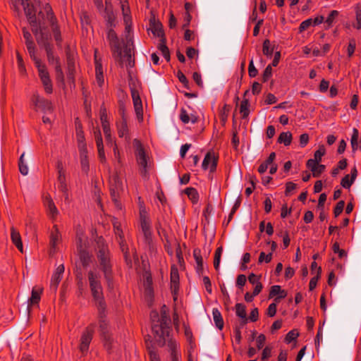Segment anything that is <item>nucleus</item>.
I'll return each mask as SVG.
<instances>
[{"label":"nucleus","mask_w":361,"mask_h":361,"mask_svg":"<svg viewBox=\"0 0 361 361\" xmlns=\"http://www.w3.org/2000/svg\"><path fill=\"white\" fill-rule=\"evenodd\" d=\"M356 47L355 40L354 39H351L349 42L348 46V55L349 57H351L355 52Z\"/></svg>","instance_id":"e2e57ef3"},{"label":"nucleus","mask_w":361,"mask_h":361,"mask_svg":"<svg viewBox=\"0 0 361 361\" xmlns=\"http://www.w3.org/2000/svg\"><path fill=\"white\" fill-rule=\"evenodd\" d=\"M212 315L216 326L219 329L221 330L224 327V320L221 312L219 311L218 309H213Z\"/></svg>","instance_id":"c9c22d12"},{"label":"nucleus","mask_w":361,"mask_h":361,"mask_svg":"<svg viewBox=\"0 0 361 361\" xmlns=\"http://www.w3.org/2000/svg\"><path fill=\"white\" fill-rule=\"evenodd\" d=\"M353 183H354V180L350 178V174H347L342 178V180L341 181V185L344 188L349 189Z\"/></svg>","instance_id":"de8ad7c7"},{"label":"nucleus","mask_w":361,"mask_h":361,"mask_svg":"<svg viewBox=\"0 0 361 361\" xmlns=\"http://www.w3.org/2000/svg\"><path fill=\"white\" fill-rule=\"evenodd\" d=\"M80 161L81 169L83 172L87 173L89 171V160L87 157V149L80 150Z\"/></svg>","instance_id":"2f4dec72"},{"label":"nucleus","mask_w":361,"mask_h":361,"mask_svg":"<svg viewBox=\"0 0 361 361\" xmlns=\"http://www.w3.org/2000/svg\"><path fill=\"white\" fill-rule=\"evenodd\" d=\"M133 147L135 148V155L137 164L139 166L140 172L143 177L146 178L149 169L148 157L139 140L135 139L133 140Z\"/></svg>","instance_id":"423d86ee"},{"label":"nucleus","mask_w":361,"mask_h":361,"mask_svg":"<svg viewBox=\"0 0 361 361\" xmlns=\"http://www.w3.org/2000/svg\"><path fill=\"white\" fill-rule=\"evenodd\" d=\"M76 136L79 151L87 149L85 138L83 132L82 130H77Z\"/></svg>","instance_id":"4c0bfd02"},{"label":"nucleus","mask_w":361,"mask_h":361,"mask_svg":"<svg viewBox=\"0 0 361 361\" xmlns=\"http://www.w3.org/2000/svg\"><path fill=\"white\" fill-rule=\"evenodd\" d=\"M98 310L99 314V328L102 333V334H105L108 331V322L106 319L105 310H106V304H104V307L101 309L99 305H97Z\"/></svg>","instance_id":"4be33fe9"},{"label":"nucleus","mask_w":361,"mask_h":361,"mask_svg":"<svg viewBox=\"0 0 361 361\" xmlns=\"http://www.w3.org/2000/svg\"><path fill=\"white\" fill-rule=\"evenodd\" d=\"M159 49L161 51L164 57L167 61H169V59H170V54H169V49H168V47L166 45L165 38H163V39H161V43L159 44Z\"/></svg>","instance_id":"37998d69"},{"label":"nucleus","mask_w":361,"mask_h":361,"mask_svg":"<svg viewBox=\"0 0 361 361\" xmlns=\"http://www.w3.org/2000/svg\"><path fill=\"white\" fill-rule=\"evenodd\" d=\"M142 233L144 236L145 243L151 248L152 246V233L151 223L140 225Z\"/></svg>","instance_id":"393cba45"},{"label":"nucleus","mask_w":361,"mask_h":361,"mask_svg":"<svg viewBox=\"0 0 361 361\" xmlns=\"http://www.w3.org/2000/svg\"><path fill=\"white\" fill-rule=\"evenodd\" d=\"M114 228L115 234L118 237V242L120 245L121 251L123 252L126 259L128 260V247L124 243L123 232L120 228V224L118 222H114Z\"/></svg>","instance_id":"412c9836"},{"label":"nucleus","mask_w":361,"mask_h":361,"mask_svg":"<svg viewBox=\"0 0 361 361\" xmlns=\"http://www.w3.org/2000/svg\"><path fill=\"white\" fill-rule=\"evenodd\" d=\"M312 25V19L309 18L304 21H302L299 27V31L300 32H302L305 30H307L309 27Z\"/></svg>","instance_id":"13d9d810"},{"label":"nucleus","mask_w":361,"mask_h":361,"mask_svg":"<svg viewBox=\"0 0 361 361\" xmlns=\"http://www.w3.org/2000/svg\"><path fill=\"white\" fill-rule=\"evenodd\" d=\"M64 270L63 264H60L56 268L53 273L50 282V288L53 290L56 291L57 290L58 286L63 278Z\"/></svg>","instance_id":"dca6fc26"},{"label":"nucleus","mask_w":361,"mask_h":361,"mask_svg":"<svg viewBox=\"0 0 361 361\" xmlns=\"http://www.w3.org/2000/svg\"><path fill=\"white\" fill-rule=\"evenodd\" d=\"M131 96L137 118L139 121H142V103L138 91L135 89H131Z\"/></svg>","instance_id":"2eb2a0df"},{"label":"nucleus","mask_w":361,"mask_h":361,"mask_svg":"<svg viewBox=\"0 0 361 361\" xmlns=\"http://www.w3.org/2000/svg\"><path fill=\"white\" fill-rule=\"evenodd\" d=\"M97 50L94 51V63H95V75L96 80L99 86H102L104 83V75L102 71V66L101 60L97 59Z\"/></svg>","instance_id":"5701e85b"},{"label":"nucleus","mask_w":361,"mask_h":361,"mask_svg":"<svg viewBox=\"0 0 361 361\" xmlns=\"http://www.w3.org/2000/svg\"><path fill=\"white\" fill-rule=\"evenodd\" d=\"M272 259V253L270 252L266 255L264 252H262L259 257V263H262L265 262L266 263H269L271 262Z\"/></svg>","instance_id":"6e6d98bb"},{"label":"nucleus","mask_w":361,"mask_h":361,"mask_svg":"<svg viewBox=\"0 0 361 361\" xmlns=\"http://www.w3.org/2000/svg\"><path fill=\"white\" fill-rule=\"evenodd\" d=\"M39 4L44 3V6L43 7L44 12L47 14V19L49 23H53L54 20H56L55 18L52 8L48 3H46V0H35Z\"/></svg>","instance_id":"c85d7f7f"},{"label":"nucleus","mask_w":361,"mask_h":361,"mask_svg":"<svg viewBox=\"0 0 361 361\" xmlns=\"http://www.w3.org/2000/svg\"><path fill=\"white\" fill-rule=\"evenodd\" d=\"M338 12L336 10L331 11L329 13V16L326 20V23L329 26H331L334 20V19L338 16Z\"/></svg>","instance_id":"0e129e2a"},{"label":"nucleus","mask_w":361,"mask_h":361,"mask_svg":"<svg viewBox=\"0 0 361 361\" xmlns=\"http://www.w3.org/2000/svg\"><path fill=\"white\" fill-rule=\"evenodd\" d=\"M43 204L49 216L51 219H55L59 214V211L49 195H46L43 197Z\"/></svg>","instance_id":"f3484780"},{"label":"nucleus","mask_w":361,"mask_h":361,"mask_svg":"<svg viewBox=\"0 0 361 361\" xmlns=\"http://www.w3.org/2000/svg\"><path fill=\"white\" fill-rule=\"evenodd\" d=\"M193 256L197 265V269H202L203 259L200 255V250H195L193 252Z\"/></svg>","instance_id":"8fccbe9b"},{"label":"nucleus","mask_w":361,"mask_h":361,"mask_svg":"<svg viewBox=\"0 0 361 361\" xmlns=\"http://www.w3.org/2000/svg\"><path fill=\"white\" fill-rule=\"evenodd\" d=\"M104 18L106 22V25L109 28L115 27V16L111 8V5H109L106 1V8L104 10Z\"/></svg>","instance_id":"a878e982"},{"label":"nucleus","mask_w":361,"mask_h":361,"mask_svg":"<svg viewBox=\"0 0 361 361\" xmlns=\"http://www.w3.org/2000/svg\"><path fill=\"white\" fill-rule=\"evenodd\" d=\"M150 30L154 36L161 37V39L164 38L162 25L160 23L155 21L151 22Z\"/></svg>","instance_id":"f704fd0d"},{"label":"nucleus","mask_w":361,"mask_h":361,"mask_svg":"<svg viewBox=\"0 0 361 361\" xmlns=\"http://www.w3.org/2000/svg\"><path fill=\"white\" fill-rule=\"evenodd\" d=\"M123 190L122 180L117 176L113 177L110 180V191L112 201L118 209H122V204L119 200V195Z\"/></svg>","instance_id":"6e6552de"},{"label":"nucleus","mask_w":361,"mask_h":361,"mask_svg":"<svg viewBox=\"0 0 361 361\" xmlns=\"http://www.w3.org/2000/svg\"><path fill=\"white\" fill-rule=\"evenodd\" d=\"M33 61L37 68L39 77L42 81L45 92L47 94H51L53 91V87L46 65L42 63L39 58L33 60Z\"/></svg>","instance_id":"0eeeda50"},{"label":"nucleus","mask_w":361,"mask_h":361,"mask_svg":"<svg viewBox=\"0 0 361 361\" xmlns=\"http://www.w3.org/2000/svg\"><path fill=\"white\" fill-rule=\"evenodd\" d=\"M94 326H89L82 333L80 338V350L84 353L88 350L90 343L92 341Z\"/></svg>","instance_id":"9b49d317"},{"label":"nucleus","mask_w":361,"mask_h":361,"mask_svg":"<svg viewBox=\"0 0 361 361\" xmlns=\"http://www.w3.org/2000/svg\"><path fill=\"white\" fill-rule=\"evenodd\" d=\"M61 243V234L56 225L53 226L49 235V250L50 255H54L59 250Z\"/></svg>","instance_id":"9d476101"},{"label":"nucleus","mask_w":361,"mask_h":361,"mask_svg":"<svg viewBox=\"0 0 361 361\" xmlns=\"http://www.w3.org/2000/svg\"><path fill=\"white\" fill-rule=\"evenodd\" d=\"M100 120L102 122V128L104 127V126H109V123L107 121V114L105 108H101L100 109Z\"/></svg>","instance_id":"3c124183"},{"label":"nucleus","mask_w":361,"mask_h":361,"mask_svg":"<svg viewBox=\"0 0 361 361\" xmlns=\"http://www.w3.org/2000/svg\"><path fill=\"white\" fill-rule=\"evenodd\" d=\"M11 238L12 243L16 245L20 252H23V246L20 233L14 228L11 229Z\"/></svg>","instance_id":"cd10ccee"},{"label":"nucleus","mask_w":361,"mask_h":361,"mask_svg":"<svg viewBox=\"0 0 361 361\" xmlns=\"http://www.w3.org/2000/svg\"><path fill=\"white\" fill-rule=\"evenodd\" d=\"M32 32L35 35L36 40L37 44L43 47L46 51L47 61L49 64L54 65L55 66V71L56 73V78L58 80H63V73L61 67L60 59L58 56L54 54V47L53 45L49 42L48 37L44 36L42 30L38 32L37 28H34V25H32Z\"/></svg>","instance_id":"f257e3e1"},{"label":"nucleus","mask_w":361,"mask_h":361,"mask_svg":"<svg viewBox=\"0 0 361 361\" xmlns=\"http://www.w3.org/2000/svg\"><path fill=\"white\" fill-rule=\"evenodd\" d=\"M188 109V110L183 108L180 109V119L184 124L189 123L194 124L198 121L199 116L195 111L190 109V107Z\"/></svg>","instance_id":"4468645a"},{"label":"nucleus","mask_w":361,"mask_h":361,"mask_svg":"<svg viewBox=\"0 0 361 361\" xmlns=\"http://www.w3.org/2000/svg\"><path fill=\"white\" fill-rule=\"evenodd\" d=\"M355 20L353 27L357 30H361V7L359 6L355 8Z\"/></svg>","instance_id":"a18cd8bd"},{"label":"nucleus","mask_w":361,"mask_h":361,"mask_svg":"<svg viewBox=\"0 0 361 361\" xmlns=\"http://www.w3.org/2000/svg\"><path fill=\"white\" fill-rule=\"evenodd\" d=\"M139 205H140V221L141 224H145L150 223L149 219L148 217L147 212L144 206V202L141 200V197L138 198Z\"/></svg>","instance_id":"7c9ffc66"},{"label":"nucleus","mask_w":361,"mask_h":361,"mask_svg":"<svg viewBox=\"0 0 361 361\" xmlns=\"http://www.w3.org/2000/svg\"><path fill=\"white\" fill-rule=\"evenodd\" d=\"M248 74L250 77L254 78L257 75V70L253 63V59H251L248 66Z\"/></svg>","instance_id":"69168bd1"},{"label":"nucleus","mask_w":361,"mask_h":361,"mask_svg":"<svg viewBox=\"0 0 361 361\" xmlns=\"http://www.w3.org/2000/svg\"><path fill=\"white\" fill-rule=\"evenodd\" d=\"M32 102L37 110H41L44 113H50L53 110L51 102L39 97L38 94L33 95Z\"/></svg>","instance_id":"f8f14e48"},{"label":"nucleus","mask_w":361,"mask_h":361,"mask_svg":"<svg viewBox=\"0 0 361 361\" xmlns=\"http://www.w3.org/2000/svg\"><path fill=\"white\" fill-rule=\"evenodd\" d=\"M25 152H23L19 159L18 166L19 171L22 175L26 176L28 173V166L24 160Z\"/></svg>","instance_id":"ea45409f"},{"label":"nucleus","mask_w":361,"mask_h":361,"mask_svg":"<svg viewBox=\"0 0 361 361\" xmlns=\"http://www.w3.org/2000/svg\"><path fill=\"white\" fill-rule=\"evenodd\" d=\"M49 24L51 27L54 38L56 42L57 46L59 47H61L62 37L61 35L59 27L57 25V20H54L53 23H49Z\"/></svg>","instance_id":"c756f323"},{"label":"nucleus","mask_w":361,"mask_h":361,"mask_svg":"<svg viewBox=\"0 0 361 361\" xmlns=\"http://www.w3.org/2000/svg\"><path fill=\"white\" fill-rule=\"evenodd\" d=\"M117 131L120 137H124L127 140H130L127 121L124 116H123L122 120L117 123Z\"/></svg>","instance_id":"bb28decb"},{"label":"nucleus","mask_w":361,"mask_h":361,"mask_svg":"<svg viewBox=\"0 0 361 361\" xmlns=\"http://www.w3.org/2000/svg\"><path fill=\"white\" fill-rule=\"evenodd\" d=\"M246 281V276L244 274H240L237 277L236 286H238L239 288H242L243 286H245Z\"/></svg>","instance_id":"774afa93"},{"label":"nucleus","mask_w":361,"mask_h":361,"mask_svg":"<svg viewBox=\"0 0 361 361\" xmlns=\"http://www.w3.org/2000/svg\"><path fill=\"white\" fill-rule=\"evenodd\" d=\"M344 206H345V202L343 200H341L336 204V205L334 208V216L336 217H337L342 213Z\"/></svg>","instance_id":"603ef678"},{"label":"nucleus","mask_w":361,"mask_h":361,"mask_svg":"<svg viewBox=\"0 0 361 361\" xmlns=\"http://www.w3.org/2000/svg\"><path fill=\"white\" fill-rule=\"evenodd\" d=\"M94 138L97 144V147L98 150V156L102 162H104L106 161V157L104 149L103 141L102 137V134L99 129L97 128L94 131Z\"/></svg>","instance_id":"aec40b11"},{"label":"nucleus","mask_w":361,"mask_h":361,"mask_svg":"<svg viewBox=\"0 0 361 361\" xmlns=\"http://www.w3.org/2000/svg\"><path fill=\"white\" fill-rule=\"evenodd\" d=\"M102 128H103V131H104V136L106 137V141L109 142V143H111V145L114 144L115 142L113 140V139L111 136L110 126H104V127H103Z\"/></svg>","instance_id":"4d7b16f0"},{"label":"nucleus","mask_w":361,"mask_h":361,"mask_svg":"<svg viewBox=\"0 0 361 361\" xmlns=\"http://www.w3.org/2000/svg\"><path fill=\"white\" fill-rule=\"evenodd\" d=\"M179 288V274L177 267L173 265L171 268V288L172 292L176 294Z\"/></svg>","instance_id":"b1692460"},{"label":"nucleus","mask_w":361,"mask_h":361,"mask_svg":"<svg viewBox=\"0 0 361 361\" xmlns=\"http://www.w3.org/2000/svg\"><path fill=\"white\" fill-rule=\"evenodd\" d=\"M274 49L271 47L270 41L265 39L263 42L262 52L268 57H271L273 54Z\"/></svg>","instance_id":"79ce46f5"},{"label":"nucleus","mask_w":361,"mask_h":361,"mask_svg":"<svg viewBox=\"0 0 361 361\" xmlns=\"http://www.w3.org/2000/svg\"><path fill=\"white\" fill-rule=\"evenodd\" d=\"M271 348L269 346H266L262 354V361H267V360L271 357Z\"/></svg>","instance_id":"052dcab7"},{"label":"nucleus","mask_w":361,"mask_h":361,"mask_svg":"<svg viewBox=\"0 0 361 361\" xmlns=\"http://www.w3.org/2000/svg\"><path fill=\"white\" fill-rule=\"evenodd\" d=\"M278 302H274L271 303L269 305V307L267 308V314L269 317H273L275 316V314L276 313V307H277L276 304Z\"/></svg>","instance_id":"bf43d9fd"},{"label":"nucleus","mask_w":361,"mask_h":361,"mask_svg":"<svg viewBox=\"0 0 361 361\" xmlns=\"http://www.w3.org/2000/svg\"><path fill=\"white\" fill-rule=\"evenodd\" d=\"M19 1H20L21 5L23 6L26 15L31 16L32 14V11L30 7L29 0H19Z\"/></svg>","instance_id":"680f3d73"},{"label":"nucleus","mask_w":361,"mask_h":361,"mask_svg":"<svg viewBox=\"0 0 361 361\" xmlns=\"http://www.w3.org/2000/svg\"><path fill=\"white\" fill-rule=\"evenodd\" d=\"M326 149L324 145L319 146V149L314 154V159L320 162L322 157L325 154Z\"/></svg>","instance_id":"09e8293b"},{"label":"nucleus","mask_w":361,"mask_h":361,"mask_svg":"<svg viewBox=\"0 0 361 361\" xmlns=\"http://www.w3.org/2000/svg\"><path fill=\"white\" fill-rule=\"evenodd\" d=\"M87 238L84 235L82 231L77 232L76 244L80 260L84 266H87L91 259L90 255L86 252Z\"/></svg>","instance_id":"1a4fd4ad"},{"label":"nucleus","mask_w":361,"mask_h":361,"mask_svg":"<svg viewBox=\"0 0 361 361\" xmlns=\"http://www.w3.org/2000/svg\"><path fill=\"white\" fill-rule=\"evenodd\" d=\"M185 192L192 202L196 203L198 201L199 195L195 188H188L185 190Z\"/></svg>","instance_id":"a19ab883"},{"label":"nucleus","mask_w":361,"mask_h":361,"mask_svg":"<svg viewBox=\"0 0 361 361\" xmlns=\"http://www.w3.org/2000/svg\"><path fill=\"white\" fill-rule=\"evenodd\" d=\"M298 336L299 334L297 331L294 330L290 331L287 334L285 338V341L286 343H290L293 341L295 340L298 337Z\"/></svg>","instance_id":"5fc2aeb1"},{"label":"nucleus","mask_w":361,"mask_h":361,"mask_svg":"<svg viewBox=\"0 0 361 361\" xmlns=\"http://www.w3.org/2000/svg\"><path fill=\"white\" fill-rule=\"evenodd\" d=\"M359 133L357 129H353V133L351 137V145L353 150L357 149V140H358Z\"/></svg>","instance_id":"864d4df0"},{"label":"nucleus","mask_w":361,"mask_h":361,"mask_svg":"<svg viewBox=\"0 0 361 361\" xmlns=\"http://www.w3.org/2000/svg\"><path fill=\"white\" fill-rule=\"evenodd\" d=\"M106 38L109 41V46L112 52L114 58L123 63V60L126 59L129 61V66H131V56L133 49L129 44V42L126 44L123 49L122 48V43L120 42L116 32L112 27L109 28L107 31Z\"/></svg>","instance_id":"f03ea898"},{"label":"nucleus","mask_w":361,"mask_h":361,"mask_svg":"<svg viewBox=\"0 0 361 361\" xmlns=\"http://www.w3.org/2000/svg\"><path fill=\"white\" fill-rule=\"evenodd\" d=\"M293 136L290 132H283L278 137V142L283 143L285 146H288L292 142Z\"/></svg>","instance_id":"e433bc0d"},{"label":"nucleus","mask_w":361,"mask_h":361,"mask_svg":"<svg viewBox=\"0 0 361 361\" xmlns=\"http://www.w3.org/2000/svg\"><path fill=\"white\" fill-rule=\"evenodd\" d=\"M97 257L99 265L104 272V277L107 281L109 287L111 286L112 271L111 263L107 246L105 245L104 239L99 238L97 240Z\"/></svg>","instance_id":"20e7f679"},{"label":"nucleus","mask_w":361,"mask_h":361,"mask_svg":"<svg viewBox=\"0 0 361 361\" xmlns=\"http://www.w3.org/2000/svg\"><path fill=\"white\" fill-rule=\"evenodd\" d=\"M287 296V292L279 285L272 286L269 290V298H274V302H279Z\"/></svg>","instance_id":"6ab92c4d"},{"label":"nucleus","mask_w":361,"mask_h":361,"mask_svg":"<svg viewBox=\"0 0 361 361\" xmlns=\"http://www.w3.org/2000/svg\"><path fill=\"white\" fill-rule=\"evenodd\" d=\"M58 170V180L59 183L66 182L65 173L63 171V166L61 161H58L56 166Z\"/></svg>","instance_id":"49530a36"},{"label":"nucleus","mask_w":361,"mask_h":361,"mask_svg":"<svg viewBox=\"0 0 361 361\" xmlns=\"http://www.w3.org/2000/svg\"><path fill=\"white\" fill-rule=\"evenodd\" d=\"M152 331L154 334V337L157 341L161 345H167L171 356V361H179V355L177 352L178 344L170 336V329L166 326L162 325H154L152 326Z\"/></svg>","instance_id":"7ed1b4c3"},{"label":"nucleus","mask_w":361,"mask_h":361,"mask_svg":"<svg viewBox=\"0 0 361 361\" xmlns=\"http://www.w3.org/2000/svg\"><path fill=\"white\" fill-rule=\"evenodd\" d=\"M235 314L236 315L242 319V323L243 324L247 323V314H246V307L242 303H237L235 305Z\"/></svg>","instance_id":"72a5a7b5"},{"label":"nucleus","mask_w":361,"mask_h":361,"mask_svg":"<svg viewBox=\"0 0 361 361\" xmlns=\"http://www.w3.org/2000/svg\"><path fill=\"white\" fill-rule=\"evenodd\" d=\"M271 73H272V68H271V65H269L267 66V68H265V70L263 73V75H262L263 82H267L269 79V78L271 76Z\"/></svg>","instance_id":"338daca9"},{"label":"nucleus","mask_w":361,"mask_h":361,"mask_svg":"<svg viewBox=\"0 0 361 361\" xmlns=\"http://www.w3.org/2000/svg\"><path fill=\"white\" fill-rule=\"evenodd\" d=\"M223 252L222 247H219L216 251L214 255V267L215 269L217 271L219 268L220 264V260H221V256Z\"/></svg>","instance_id":"c03bdc74"},{"label":"nucleus","mask_w":361,"mask_h":361,"mask_svg":"<svg viewBox=\"0 0 361 361\" xmlns=\"http://www.w3.org/2000/svg\"><path fill=\"white\" fill-rule=\"evenodd\" d=\"M250 104L247 99H243L241 102L240 106V112L242 114V117L245 118L248 116L250 110H249Z\"/></svg>","instance_id":"58836bf2"},{"label":"nucleus","mask_w":361,"mask_h":361,"mask_svg":"<svg viewBox=\"0 0 361 361\" xmlns=\"http://www.w3.org/2000/svg\"><path fill=\"white\" fill-rule=\"evenodd\" d=\"M23 37L25 39V44L26 47L28 51V54L32 59V60H35L37 59H39L36 54V49L35 46V43L32 39V35L31 34L26 30L25 29H23Z\"/></svg>","instance_id":"a211bd4d"},{"label":"nucleus","mask_w":361,"mask_h":361,"mask_svg":"<svg viewBox=\"0 0 361 361\" xmlns=\"http://www.w3.org/2000/svg\"><path fill=\"white\" fill-rule=\"evenodd\" d=\"M42 292V288L39 287H34L32 290L31 297L29 300L30 304L31 305H37L41 298V294Z\"/></svg>","instance_id":"473e14b6"},{"label":"nucleus","mask_w":361,"mask_h":361,"mask_svg":"<svg viewBox=\"0 0 361 361\" xmlns=\"http://www.w3.org/2000/svg\"><path fill=\"white\" fill-rule=\"evenodd\" d=\"M100 278V274L97 269L90 271L88 273V281L92 295L95 300L96 305H99L102 309L105 302Z\"/></svg>","instance_id":"39448f33"},{"label":"nucleus","mask_w":361,"mask_h":361,"mask_svg":"<svg viewBox=\"0 0 361 361\" xmlns=\"http://www.w3.org/2000/svg\"><path fill=\"white\" fill-rule=\"evenodd\" d=\"M218 158L214 152H209L205 155L202 164L203 170L209 169L210 172H214L216 169Z\"/></svg>","instance_id":"ddd939ff"}]
</instances>
